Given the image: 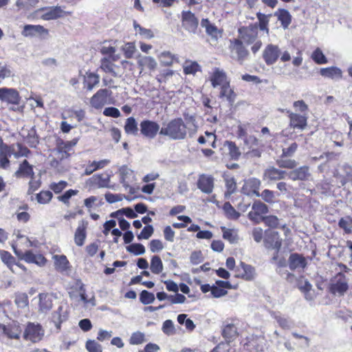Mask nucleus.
<instances>
[{"label":"nucleus","instance_id":"58836bf2","mask_svg":"<svg viewBox=\"0 0 352 352\" xmlns=\"http://www.w3.org/2000/svg\"><path fill=\"white\" fill-rule=\"evenodd\" d=\"M223 232V238L228 240L230 243H236L239 240L237 230L228 229L224 226L221 228Z\"/></svg>","mask_w":352,"mask_h":352},{"label":"nucleus","instance_id":"7c9ffc66","mask_svg":"<svg viewBox=\"0 0 352 352\" xmlns=\"http://www.w3.org/2000/svg\"><path fill=\"white\" fill-rule=\"evenodd\" d=\"M320 74L324 78L338 80L342 78V71L336 67H330L320 69Z\"/></svg>","mask_w":352,"mask_h":352},{"label":"nucleus","instance_id":"c03bdc74","mask_svg":"<svg viewBox=\"0 0 352 352\" xmlns=\"http://www.w3.org/2000/svg\"><path fill=\"white\" fill-rule=\"evenodd\" d=\"M150 269L151 271L155 274H159L163 271L164 266L160 256H153L151 258Z\"/></svg>","mask_w":352,"mask_h":352},{"label":"nucleus","instance_id":"4d7b16f0","mask_svg":"<svg viewBox=\"0 0 352 352\" xmlns=\"http://www.w3.org/2000/svg\"><path fill=\"white\" fill-rule=\"evenodd\" d=\"M271 14H264L262 13H257V18L259 21V27L261 30L266 31L267 33H268V23H269V19L271 16Z\"/></svg>","mask_w":352,"mask_h":352},{"label":"nucleus","instance_id":"0e129e2a","mask_svg":"<svg viewBox=\"0 0 352 352\" xmlns=\"http://www.w3.org/2000/svg\"><path fill=\"white\" fill-rule=\"evenodd\" d=\"M135 50L133 43H127L122 47V51L127 58H131L133 56Z\"/></svg>","mask_w":352,"mask_h":352},{"label":"nucleus","instance_id":"72a5a7b5","mask_svg":"<svg viewBox=\"0 0 352 352\" xmlns=\"http://www.w3.org/2000/svg\"><path fill=\"white\" fill-rule=\"evenodd\" d=\"M86 228H87V223L82 221L79 223L75 234H74V241L75 243L78 246H82L84 244L85 238H86Z\"/></svg>","mask_w":352,"mask_h":352},{"label":"nucleus","instance_id":"680f3d73","mask_svg":"<svg viewBox=\"0 0 352 352\" xmlns=\"http://www.w3.org/2000/svg\"><path fill=\"white\" fill-rule=\"evenodd\" d=\"M52 198V193L50 191H41L36 195V200L39 204H47Z\"/></svg>","mask_w":352,"mask_h":352},{"label":"nucleus","instance_id":"6e6d98bb","mask_svg":"<svg viewBox=\"0 0 352 352\" xmlns=\"http://www.w3.org/2000/svg\"><path fill=\"white\" fill-rule=\"evenodd\" d=\"M225 182L226 187L227 188V190L225 192V196L228 197L235 192L236 188V184L233 177H228L225 179Z\"/></svg>","mask_w":352,"mask_h":352},{"label":"nucleus","instance_id":"e433bc0d","mask_svg":"<svg viewBox=\"0 0 352 352\" xmlns=\"http://www.w3.org/2000/svg\"><path fill=\"white\" fill-rule=\"evenodd\" d=\"M109 162L110 161L109 160H102L98 162L94 161L86 167L85 170V175H89L92 174L94 171L104 168V166L108 165Z\"/></svg>","mask_w":352,"mask_h":352},{"label":"nucleus","instance_id":"79ce46f5","mask_svg":"<svg viewBox=\"0 0 352 352\" xmlns=\"http://www.w3.org/2000/svg\"><path fill=\"white\" fill-rule=\"evenodd\" d=\"M99 83V76L94 73H87L85 76L84 84L89 91H91L93 88Z\"/></svg>","mask_w":352,"mask_h":352},{"label":"nucleus","instance_id":"bb28decb","mask_svg":"<svg viewBox=\"0 0 352 352\" xmlns=\"http://www.w3.org/2000/svg\"><path fill=\"white\" fill-rule=\"evenodd\" d=\"M14 175L16 177H30L31 179H33L34 177L33 166H31L26 160H25L20 164L19 169L15 172Z\"/></svg>","mask_w":352,"mask_h":352},{"label":"nucleus","instance_id":"8fccbe9b","mask_svg":"<svg viewBox=\"0 0 352 352\" xmlns=\"http://www.w3.org/2000/svg\"><path fill=\"white\" fill-rule=\"evenodd\" d=\"M127 252L134 255H142L145 253V248L141 243H133L126 247Z\"/></svg>","mask_w":352,"mask_h":352},{"label":"nucleus","instance_id":"774afa93","mask_svg":"<svg viewBox=\"0 0 352 352\" xmlns=\"http://www.w3.org/2000/svg\"><path fill=\"white\" fill-rule=\"evenodd\" d=\"M260 197L266 202L272 204L275 202L276 196L275 193L268 189L264 190L261 194H260Z\"/></svg>","mask_w":352,"mask_h":352},{"label":"nucleus","instance_id":"bf43d9fd","mask_svg":"<svg viewBox=\"0 0 352 352\" xmlns=\"http://www.w3.org/2000/svg\"><path fill=\"white\" fill-rule=\"evenodd\" d=\"M339 226L344 230L346 232H351L352 229V217L347 216L341 218L338 223Z\"/></svg>","mask_w":352,"mask_h":352},{"label":"nucleus","instance_id":"a211bd4d","mask_svg":"<svg viewBox=\"0 0 352 352\" xmlns=\"http://www.w3.org/2000/svg\"><path fill=\"white\" fill-rule=\"evenodd\" d=\"M230 49L233 58L239 60H243L248 54V51L243 45L241 41L235 39L230 45Z\"/></svg>","mask_w":352,"mask_h":352},{"label":"nucleus","instance_id":"dca6fc26","mask_svg":"<svg viewBox=\"0 0 352 352\" xmlns=\"http://www.w3.org/2000/svg\"><path fill=\"white\" fill-rule=\"evenodd\" d=\"M0 100L8 103L17 104L19 102L18 92L11 88H0Z\"/></svg>","mask_w":352,"mask_h":352},{"label":"nucleus","instance_id":"f03ea898","mask_svg":"<svg viewBox=\"0 0 352 352\" xmlns=\"http://www.w3.org/2000/svg\"><path fill=\"white\" fill-rule=\"evenodd\" d=\"M44 333L45 331L39 323L29 322L25 326L23 337L26 341L36 343L43 339Z\"/></svg>","mask_w":352,"mask_h":352},{"label":"nucleus","instance_id":"a18cd8bd","mask_svg":"<svg viewBox=\"0 0 352 352\" xmlns=\"http://www.w3.org/2000/svg\"><path fill=\"white\" fill-rule=\"evenodd\" d=\"M0 256L1 261L13 272H16L14 267L15 258L11 255L10 253L6 251H0Z\"/></svg>","mask_w":352,"mask_h":352},{"label":"nucleus","instance_id":"09e8293b","mask_svg":"<svg viewBox=\"0 0 352 352\" xmlns=\"http://www.w3.org/2000/svg\"><path fill=\"white\" fill-rule=\"evenodd\" d=\"M133 27L135 32L144 38H151L153 37V34L151 30L141 27L135 21H133Z\"/></svg>","mask_w":352,"mask_h":352},{"label":"nucleus","instance_id":"cd10ccee","mask_svg":"<svg viewBox=\"0 0 352 352\" xmlns=\"http://www.w3.org/2000/svg\"><path fill=\"white\" fill-rule=\"evenodd\" d=\"M47 33V30L39 25H25L22 32L23 36L25 37L36 36Z\"/></svg>","mask_w":352,"mask_h":352},{"label":"nucleus","instance_id":"e2e57ef3","mask_svg":"<svg viewBox=\"0 0 352 352\" xmlns=\"http://www.w3.org/2000/svg\"><path fill=\"white\" fill-rule=\"evenodd\" d=\"M201 25L206 28V31L209 35L212 36H215L217 35V28L210 24V21L207 19H204L201 20Z\"/></svg>","mask_w":352,"mask_h":352},{"label":"nucleus","instance_id":"2eb2a0df","mask_svg":"<svg viewBox=\"0 0 352 352\" xmlns=\"http://www.w3.org/2000/svg\"><path fill=\"white\" fill-rule=\"evenodd\" d=\"M241 38L247 44L253 43L258 36V28L256 25L243 27L239 29Z\"/></svg>","mask_w":352,"mask_h":352},{"label":"nucleus","instance_id":"423d86ee","mask_svg":"<svg viewBox=\"0 0 352 352\" xmlns=\"http://www.w3.org/2000/svg\"><path fill=\"white\" fill-rule=\"evenodd\" d=\"M68 308L67 303L63 300L52 313V320L58 329H60L61 324L68 318Z\"/></svg>","mask_w":352,"mask_h":352},{"label":"nucleus","instance_id":"412c9836","mask_svg":"<svg viewBox=\"0 0 352 352\" xmlns=\"http://www.w3.org/2000/svg\"><path fill=\"white\" fill-rule=\"evenodd\" d=\"M12 155L10 148L8 145L1 142L0 143V168L7 170L10 168V162L9 157Z\"/></svg>","mask_w":352,"mask_h":352},{"label":"nucleus","instance_id":"603ef678","mask_svg":"<svg viewBox=\"0 0 352 352\" xmlns=\"http://www.w3.org/2000/svg\"><path fill=\"white\" fill-rule=\"evenodd\" d=\"M311 58L317 64H325L327 63V58L320 48L316 49L311 54Z\"/></svg>","mask_w":352,"mask_h":352},{"label":"nucleus","instance_id":"2f4dec72","mask_svg":"<svg viewBox=\"0 0 352 352\" xmlns=\"http://www.w3.org/2000/svg\"><path fill=\"white\" fill-rule=\"evenodd\" d=\"M64 15V11L60 6H54L46 9L42 15V19L44 20H52L61 17Z\"/></svg>","mask_w":352,"mask_h":352},{"label":"nucleus","instance_id":"ddd939ff","mask_svg":"<svg viewBox=\"0 0 352 352\" xmlns=\"http://www.w3.org/2000/svg\"><path fill=\"white\" fill-rule=\"evenodd\" d=\"M261 182V181L255 177L250 178L244 182V184L241 188V192L248 195L260 197L258 190L260 188Z\"/></svg>","mask_w":352,"mask_h":352},{"label":"nucleus","instance_id":"13d9d810","mask_svg":"<svg viewBox=\"0 0 352 352\" xmlns=\"http://www.w3.org/2000/svg\"><path fill=\"white\" fill-rule=\"evenodd\" d=\"M199 69V65L196 62L186 61L184 65L186 74H194Z\"/></svg>","mask_w":352,"mask_h":352},{"label":"nucleus","instance_id":"052dcab7","mask_svg":"<svg viewBox=\"0 0 352 352\" xmlns=\"http://www.w3.org/2000/svg\"><path fill=\"white\" fill-rule=\"evenodd\" d=\"M140 300L144 305L153 303L155 300V296L146 290H143L140 295Z\"/></svg>","mask_w":352,"mask_h":352},{"label":"nucleus","instance_id":"f704fd0d","mask_svg":"<svg viewBox=\"0 0 352 352\" xmlns=\"http://www.w3.org/2000/svg\"><path fill=\"white\" fill-rule=\"evenodd\" d=\"M55 268L58 272L66 271L69 268V263L65 255H54Z\"/></svg>","mask_w":352,"mask_h":352},{"label":"nucleus","instance_id":"c756f323","mask_svg":"<svg viewBox=\"0 0 352 352\" xmlns=\"http://www.w3.org/2000/svg\"><path fill=\"white\" fill-rule=\"evenodd\" d=\"M89 182L91 186L98 188H104L109 185V177L107 175L96 174L89 179Z\"/></svg>","mask_w":352,"mask_h":352},{"label":"nucleus","instance_id":"5701e85b","mask_svg":"<svg viewBox=\"0 0 352 352\" xmlns=\"http://www.w3.org/2000/svg\"><path fill=\"white\" fill-rule=\"evenodd\" d=\"M265 245L267 248L279 250L282 245V239L277 232H270L265 239Z\"/></svg>","mask_w":352,"mask_h":352},{"label":"nucleus","instance_id":"ea45409f","mask_svg":"<svg viewBox=\"0 0 352 352\" xmlns=\"http://www.w3.org/2000/svg\"><path fill=\"white\" fill-rule=\"evenodd\" d=\"M274 15L277 16L284 28H287L290 24L291 15L287 10L284 9L278 10L274 13Z\"/></svg>","mask_w":352,"mask_h":352},{"label":"nucleus","instance_id":"4c0bfd02","mask_svg":"<svg viewBox=\"0 0 352 352\" xmlns=\"http://www.w3.org/2000/svg\"><path fill=\"white\" fill-rule=\"evenodd\" d=\"M9 146L15 158L27 157L30 153V150L27 147L23 146L21 144H12Z\"/></svg>","mask_w":352,"mask_h":352},{"label":"nucleus","instance_id":"b1692460","mask_svg":"<svg viewBox=\"0 0 352 352\" xmlns=\"http://www.w3.org/2000/svg\"><path fill=\"white\" fill-rule=\"evenodd\" d=\"M158 59L162 66H172L174 63H179V59L177 54L169 51H164L158 55Z\"/></svg>","mask_w":352,"mask_h":352},{"label":"nucleus","instance_id":"393cba45","mask_svg":"<svg viewBox=\"0 0 352 352\" xmlns=\"http://www.w3.org/2000/svg\"><path fill=\"white\" fill-rule=\"evenodd\" d=\"M280 56L278 47L276 45H269L264 51L263 56L267 65L274 63Z\"/></svg>","mask_w":352,"mask_h":352},{"label":"nucleus","instance_id":"7ed1b4c3","mask_svg":"<svg viewBox=\"0 0 352 352\" xmlns=\"http://www.w3.org/2000/svg\"><path fill=\"white\" fill-rule=\"evenodd\" d=\"M14 254L20 258L28 263H34L39 267H43L47 263V259L39 253L34 254L32 250H28L24 253L14 245Z\"/></svg>","mask_w":352,"mask_h":352},{"label":"nucleus","instance_id":"473e14b6","mask_svg":"<svg viewBox=\"0 0 352 352\" xmlns=\"http://www.w3.org/2000/svg\"><path fill=\"white\" fill-rule=\"evenodd\" d=\"M307 265L305 258L298 254H292L289 258V265L291 270L304 268Z\"/></svg>","mask_w":352,"mask_h":352},{"label":"nucleus","instance_id":"5fc2aeb1","mask_svg":"<svg viewBox=\"0 0 352 352\" xmlns=\"http://www.w3.org/2000/svg\"><path fill=\"white\" fill-rule=\"evenodd\" d=\"M223 210L230 219H237L240 217V213L238 212L229 202L224 204Z\"/></svg>","mask_w":352,"mask_h":352},{"label":"nucleus","instance_id":"f3484780","mask_svg":"<svg viewBox=\"0 0 352 352\" xmlns=\"http://www.w3.org/2000/svg\"><path fill=\"white\" fill-rule=\"evenodd\" d=\"M236 271L238 272L236 276L246 280H252L256 276L254 267L243 262H241L240 265L236 268Z\"/></svg>","mask_w":352,"mask_h":352},{"label":"nucleus","instance_id":"338daca9","mask_svg":"<svg viewBox=\"0 0 352 352\" xmlns=\"http://www.w3.org/2000/svg\"><path fill=\"white\" fill-rule=\"evenodd\" d=\"M86 349L89 352H102V346L95 340H87Z\"/></svg>","mask_w":352,"mask_h":352},{"label":"nucleus","instance_id":"49530a36","mask_svg":"<svg viewBox=\"0 0 352 352\" xmlns=\"http://www.w3.org/2000/svg\"><path fill=\"white\" fill-rule=\"evenodd\" d=\"M69 156H70V154L69 153V152L65 150L64 148H61L58 145V148H57V151H56V159L54 160L52 162V166L56 167L58 164V160H63L67 159Z\"/></svg>","mask_w":352,"mask_h":352},{"label":"nucleus","instance_id":"a19ab883","mask_svg":"<svg viewBox=\"0 0 352 352\" xmlns=\"http://www.w3.org/2000/svg\"><path fill=\"white\" fill-rule=\"evenodd\" d=\"M124 131L126 134L135 135L138 131V124L133 117L128 118L124 124Z\"/></svg>","mask_w":352,"mask_h":352},{"label":"nucleus","instance_id":"0eeeda50","mask_svg":"<svg viewBox=\"0 0 352 352\" xmlns=\"http://www.w3.org/2000/svg\"><path fill=\"white\" fill-rule=\"evenodd\" d=\"M119 174L120 182L122 184L123 186L126 189H128L130 193L133 194L135 189L130 185L136 181L133 170L130 169L127 166L124 165L119 168Z\"/></svg>","mask_w":352,"mask_h":352},{"label":"nucleus","instance_id":"37998d69","mask_svg":"<svg viewBox=\"0 0 352 352\" xmlns=\"http://www.w3.org/2000/svg\"><path fill=\"white\" fill-rule=\"evenodd\" d=\"M117 67L111 61L107 58L101 59L100 69L106 73H109L113 76H117L118 74L116 71Z\"/></svg>","mask_w":352,"mask_h":352},{"label":"nucleus","instance_id":"a878e982","mask_svg":"<svg viewBox=\"0 0 352 352\" xmlns=\"http://www.w3.org/2000/svg\"><path fill=\"white\" fill-rule=\"evenodd\" d=\"M138 65L140 67L141 70L147 68L151 71H154L157 67L156 60L153 57L149 56L140 55L138 58Z\"/></svg>","mask_w":352,"mask_h":352},{"label":"nucleus","instance_id":"c9c22d12","mask_svg":"<svg viewBox=\"0 0 352 352\" xmlns=\"http://www.w3.org/2000/svg\"><path fill=\"white\" fill-rule=\"evenodd\" d=\"M220 98H226L227 100L233 103L236 98L234 90L230 87V82L221 87Z\"/></svg>","mask_w":352,"mask_h":352},{"label":"nucleus","instance_id":"f8f14e48","mask_svg":"<svg viewBox=\"0 0 352 352\" xmlns=\"http://www.w3.org/2000/svg\"><path fill=\"white\" fill-rule=\"evenodd\" d=\"M182 26L190 33L195 34L199 21L190 11H183L182 13Z\"/></svg>","mask_w":352,"mask_h":352},{"label":"nucleus","instance_id":"6ab92c4d","mask_svg":"<svg viewBox=\"0 0 352 352\" xmlns=\"http://www.w3.org/2000/svg\"><path fill=\"white\" fill-rule=\"evenodd\" d=\"M212 86L215 88L218 86H223L228 83L229 80L225 72L219 68H214L212 74L210 76Z\"/></svg>","mask_w":352,"mask_h":352},{"label":"nucleus","instance_id":"f257e3e1","mask_svg":"<svg viewBox=\"0 0 352 352\" xmlns=\"http://www.w3.org/2000/svg\"><path fill=\"white\" fill-rule=\"evenodd\" d=\"M160 134L173 140H181L186 137L187 127L182 118H175L163 125Z\"/></svg>","mask_w":352,"mask_h":352},{"label":"nucleus","instance_id":"aec40b11","mask_svg":"<svg viewBox=\"0 0 352 352\" xmlns=\"http://www.w3.org/2000/svg\"><path fill=\"white\" fill-rule=\"evenodd\" d=\"M285 171L279 170L274 166H270L264 170L263 179L269 182L280 180L285 178Z\"/></svg>","mask_w":352,"mask_h":352},{"label":"nucleus","instance_id":"3c124183","mask_svg":"<svg viewBox=\"0 0 352 352\" xmlns=\"http://www.w3.org/2000/svg\"><path fill=\"white\" fill-rule=\"evenodd\" d=\"M13 235L15 236V240L14 241L13 244H16L18 241L21 240H24V247L25 248H31L33 246V243L30 240V239L22 234L20 230H15L14 232Z\"/></svg>","mask_w":352,"mask_h":352},{"label":"nucleus","instance_id":"6e6552de","mask_svg":"<svg viewBox=\"0 0 352 352\" xmlns=\"http://www.w3.org/2000/svg\"><path fill=\"white\" fill-rule=\"evenodd\" d=\"M267 206L260 201L254 202L252 206V210L248 213L249 219L255 223H259L263 221L264 214L267 213Z\"/></svg>","mask_w":352,"mask_h":352},{"label":"nucleus","instance_id":"20e7f679","mask_svg":"<svg viewBox=\"0 0 352 352\" xmlns=\"http://www.w3.org/2000/svg\"><path fill=\"white\" fill-rule=\"evenodd\" d=\"M112 92L107 89H99L91 98L90 104L95 109H101L107 104L113 103Z\"/></svg>","mask_w":352,"mask_h":352},{"label":"nucleus","instance_id":"39448f33","mask_svg":"<svg viewBox=\"0 0 352 352\" xmlns=\"http://www.w3.org/2000/svg\"><path fill=\"white\" fill-rule=\"evenodd\" d=\"M160 129V124L153 120H144L140 124V133L148 139H154Z\"/></svg>","mask_w":352,"mask_h":352},{"label":"nucleus","instance_id":"1a4fd4ad","mask_svg":"<svg viewBox=\"0 0 352 352\" xmlns=\"http://www.w3.org/2000/svg\"><path fill=\"white\" fill-rule=\"evenodd\" d=\"M348 280L342 273H338L332 280L331 291L334 294L342 296L348 290Z\"/></svg>","mask_w":352,"mask_h":352},{"label":"nucleus","instance_id":"864d4df0","mask_svg":"<svg viewBox=\"0 0 352 352\" xmlns=\"http://www.w3.org/2000/svg\"><path fill=\"white\" fill-rule=\"evenodd\" d=\"M145 341V335L142 332L136 331L132 333L129 343L132 345L141 344Z\"/></svg>","mask_w":352,"mask_h":352},{"label":"nucleus","instance_id":"69168bd1","mask_svg":"<svg viewBox=\"0 0 352 352\" xmlns=\"http://www.w3.org/2000/svg\"><path fill=\"white\" fill-rule=\"evenodd\" d=\"M162 331L168 336L173 335L175 333L173 322L171 320H165L162 325Z\"/></svg>","mask_w":352,"mask_h":352},{"label":"nucleus","instance_id":"de8ad7c7","mask_svg":"<svg viewBox=\"0 0 352 352\" xmlns=\"http://www.w3.org/2000/svg\"><path fill=\"white\" fill-rule=\"evenodd\" d=\"M225 146L228 147L229 154L232 159L237 160L240 157L241 152L234 142L227 141L225 143Z\"/></svg>","mask_w":352,"mask_h":352},{"label":"nucleus","instance_id":"4be33fe9","mask_svg":"<svg viewBox=\"0 0 352 352\" xmlns=\"http://www.w3.org/2000/svg\"><path fill=\"white\" fill-rule=\"evenodd\" d=\"M197 186L203 192L210 194L214 188V178L210 175H201L198 179Z\"/></svg>","mask_w":352,"mask_h":352},{"label":"nucleus","instance_id":"c85d7f7f","mask_svg":"<svg viewBox=\"0 0 352 352\" xmlns=\"http://www.w3.org/2000/svg\"><path fill=\"white\" fill-rule=\"evenodd\" d=\"M309 175V167L305 166L289 172L288 177L293 181L305 180L308 179Z\"/></svg>","mask_w":352,"mask_h":352},{"label":"nucleus","instance_id":"9b49d317","mask_svg":"<svg viewBox=\"0 0 352 352\" xmlns=\"http://www.w3.org/2000/svg\"><path fill=\"white\" fill-rule=\"evenodd\" d=\"M289 118V126L294 129L304 130L307 125V116L306 113L298 114L290 111L289 110L286 111Z\"/></svg>","mask_w":352,"mask_h":352},{"label":"nucleus","instance_id":"9d476101","mask_svg":"<svg viewBox=\"0 0 352 352\" xmlns=\"http://www.w3.org/2000/svg\"><path fill=\"white\" fill-rule=\"evenodd\" d=\"M38 312L46 314L52 308L56 297L52 294L41 293L38 295Z\"/></svg>","mask_w":352,"mask_h":352},{"label":"nucleus","instance_id":"4468645a","mask_svg":"<svg viewBox=\"0 0 352 352\" xmlns=\"http://www.w3.org/2000/svg\"><path fill=\"white\" fill-rule=\"evenodd\" d=\"M22 333L20 324L17 322H12L8 324H3V335L8 339L19 340Z\"/></svg>","mask_w":352,"mask_h":352}]
</instances>
